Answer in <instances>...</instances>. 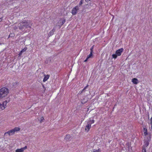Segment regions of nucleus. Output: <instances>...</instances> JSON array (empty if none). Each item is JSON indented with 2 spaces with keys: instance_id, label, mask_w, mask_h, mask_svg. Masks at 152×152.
Returning a JSON list of instances; mask_svg holds the SVG:
<instances>
[{
  "instance_id": "nucleus-1",
  "label": "nucleus",
  "mask_w": 152,
  "mask_h": 152,
  "mask_svg": "<svg viewBox=\"0 0 152 152\" xmlns=\"http://www.w3.org/2000/svg\"><path fill=\"white\" fill-rule=\"evenodd\" d=\"M31 21L28 20H24L21 22L19 25V28L21 30L23 29L24 28H31Z\"/></svg>"
},
{
  "instance_id": "nucleus-6",
  "label": "nucleus",
  "mask_w": 152,
  "mask_h": 152,
  "mask_svg": "<svg viewBox=\"0 0 152 152\" xmlns=\"http://www.w3.org/2000/svg\"><path fill=\"white\" fill-rule=\"evenodd\" d=\"M7 101H5L3 102L2 104H1V105L0 106V108L2 110L4 109L6 107V104H7Z\"/></svg>"
},
{
  "instance_id": "nucleus-12",
  "label": "nucleus",
  "mask_w": 152,
  "mask_h": 152,
  "mask_svg": "<svg viewBox=\"0 0 152 152\" xmlns=\"http://www.w3.org/2000/svg\"><path fill=\"white\" fill-rule=\"evenodd\" d=\"M94 120H91L90 118L89 121L87 122V124H89L91 125V124L94 123Z\"/></svg>"
},
{
  "instance_id": "nucleus-16",
  "label": "nucleus",
  "mask_w": 152,
  "mask_h": 152,
  "mask_svg": "<svg viewBox=\"0 0 152 152\" xmlns=\"http://www.w3.org/2000/svg\"><path fill=\"white\" fill-rule=\"evenodd\" d=\"M144 143H145L144 145L145 146L147 147L148 146L149 144L148 141H145V142Z\"/></svg>"
},
{
  "instance_id": "nucleus-8",
  "label": "nucleus",
  "mask_w": 152,
  "mask_h": 152,
  "mask_svg": "<svg viewBox=\"0 0 152 152\" xmlns=\"http://www.w3.org/2000/svg\"><path fill=\"white\" fill-rule=\"evenodd\" d=\"M91 127V125L89 124H88L86 125V127H85V130L86 131H87V132H88V131L90 129Z\"/></svg>"
},
{
  "instance_id": "nucleus-21",
  "label": "nucleus",
  "mask_w": 152,
  "mask_h": 152,
  "mask_svg": "<svg viewBox=\"0 0 152 152\" xmlns=\"http://www.w3.org/2000/svg\"><path fill=\"white\" fill-rule=\"evenodd\" d=\"M94 45H93L91 48L90 49V52L93 53V49H94Z\"/></svg>"
},
{
  "instance_id": "nucleus-17",
  "label": "nucleus",
  "mask_w": 152,
  "mask_h": 152,
  "mask_svg": "<svg viewBox=\"0 0 152 152\" xmlns=\"http://www.w3.org/2000/svg\"><path fill=\"white\" fill-rule=\"evenodd\" d=\"M93 53L90 52V53L89 55H88L87 56V57H88L89 58H91L92 57H93Z\"/></svg>"
},
{
  "instance_id": "nucleus-37",
  "label": "nucleus",
  "mask_w": 152,
  "mask_h": 152,
  "mask_svg": "<svg viewBox=\"0 0 152 152\" xmlns=\"http://www.w3.org/2000/svg\"><path fill=\"white\" fill-rule=\"evenodd\" d=\"M82 102H83V99L82 100Z\"/></svg>"
},
{
  "instance_id": "nucleus-42",
  "label": "nucleus",
  "mask_w": 152,
  "mask_h": 152,
  "mask_svg": "<svg viewBox=\"0 0 152 152\" xmlns=\"http://www.w3.org/2000/svg\"><path fill=\"white\" fill-rule=\"evenodd\" d=\"M1 43H0V45H1Z\"/></svg>"
},
{
  "instance_id": "nucleus-25",
  "label": "nucleus",
  "mask_w": 152,
  "mask_h": 152,
  "mask_svg": "<svg viewBox=\"0 0 152 152\" xmlns=\"http://www.w3.org/2000/svg\"><path fill=\"white\" fill-rule=\"evenodd\" d=\"M27 148V146H25L24 147L22 148L23 149V151H24V150L26 149Z\"/></svg>"
},
{
  "instance_id": "nucleus-11",
  "label": "nucleus",
  "mask_w": 152,
  "mask_h": 152,
  "mask_svg": "<svg viewBox=\"0 0 152 152\" xmlns=\"http://www.w3.org/2000/svg\"><path fill=\"white\" fill-rule=\"evenodd\" d=\"M138 80L136 78H134L132 80V82L134 84H137L138 83Z\"/></svg>"
},
{
  "instance_id": "nucleus-40",
  "label": "nucleus",
  "mask_w": 152,
  "mask_h": 152,
  "mask_svg": "<svg viewBox=\"0 0 152 152\" xmlns=\"http://www.w3.org/2000/svg\"><path fill=\"white\" fill-rule=\"evenodd\" d=\"M145 131V130H144Z\"/></svg>"
},
{
  "instance_id": "nucleus-28",
  "label": "nucleus",
  "mask_w": 152,
  "mask_h": 152,
  "mask_svg": "<svg viewBox=\"0 0 152 152\" xmlns=\"http://www.w3.org/2000/svg\"><path fill=\"white\" fill-rule=\"evenodd\" d=\"M150 124H152V117H151V119H150Z\"/></svg>"
},
{
  "instance_id": "nucleus-39",
  "label": "nucleus",
  "mask_w": 152,
  "mask_h": 152,
  "mask_svg": "<svg viewBox=\"0 0 152 152\" xmlns=\"http://www.w3.org/2000/svg\"><path fill=\"white\" fill-rule=\"evenodd\" d=\"M45 62L46 63V64H47V62Z\"/></svg>"
},
{
  "instance_id": "nucleus-14",
  "label": "nucleus",
  "mask_w": 152,
  "mask_h": 152,
  "mask_svg": "<svg viewBox=\"0 0 152 152\" xmlns=\"http://www.w3.org/2000/svg\"><path fill=\"white\" fill-rule=\"evenodd\" d=\"M23 151L22 148L20 149H17L16 150V152H23Z\"/></svg>"
},
{
  "instance_id": "nucleus-36",
  "label": "nucleus",
  "mask_w": 152,
  "mask_h": 152,
  "mask_svg": "<svg viewBox=\"0 0 152 152\" xmlns=\"http://www.w3.org/2000/svg\"><path fill=\"white\" fill-rule=\"evenodd\" d=\"M148 118L149 119V115H148Z\"/></svg>"
},
{
  "instance_id": "nucleus-23",
  "label": "nucleus",
  "mask_w": 152,
  "mask_h": 152,
  "mask_svg": "<svg viewBox=\"0 0 152 152\" xmlns=\"http://www.w3.org/2000/svg\"><path fill=\"white\" fill-rule=\"evenodd\" d=\"M22 53H23V52L21 51H20V52L19 54H18V55H19L18 57H19L20 56L22 55Z\"/></svg>"
},
{
  "instance_id": "nucleus-32",
  "label": "nucleus",
  "mask_w": 152,
  "mask_h": 152,
  "mask_svg": "<svg viewBox=\"0 0 152 152\" xmlns=\"http://www.w3.org/2000/svg\"><path fill=\"white\" fill-rule=\"evenodd\" d=\"M2 18H3V17H2V18H0V22H1L2 21Z\"/></svg>"
},
{
  "instance_id": "nucleus-5",
  "label": "nucleus",
  "mask_w": 152,
  "mask_h": 152,
  "mask_svg": "<svg viewBox=\"0 0 152 152\" xmlns=\"http://www.w3.org/2000/svg\"><path fill=\"white\" fill-rule=\"evenodd\" d=\"M79 10L78 6H76L74 7L72 10V13L73 15H74L76 14L77 12Z\"/></svg>"
},
{
  "instance_id": "nucleus-15",
  "label": "nucleus",
  "mask_w": 152,
  "mask_h": 152,
  "mask_svg": "<svg viewBox=\"0 0 152 152\" xmlns=\"http://www.w3.org/2000/svg\"><path fill=\"white\" fill-rule=\"evenodd\" d=\"M88 85H87L84 87V88L83 89V90L82 91H81V93H83V92H85V90L88 87Z\"/></svg>"
},
{
  "instance_id": "nucleus-10",
  "label": "nucleus",
  "mask_w": 152,
  "mask_h": 152,
  "mask_svg": "<svg viewBox=\"0 0 152 152\" xmlns=\"http://www.w3.org/2000/svg\"><path fill=\"white\" fill-rule=\"evenodd\" d=\"M45 75V77L43 79V81L44 82H45L46 81H47L49 78L50 75Z\"/></svg>"
},
{
  "instance_id": "nucleus-31",
  "label": "nucleus",
  "mask_w": 152,
  "mask_h": 152,
  "mask_svg": "<svg viewBox=\"0 0 152 152\" xmlns=\"http://www.w3.org/2000/svg\"><path fill=\"white\" fill-rule=\"evenodd\" d=\"M146 150H142V152H146Z\"/></svg>"
},
{
  "instance_id": "nucleus-27",
  "label": "nucleus",
  "mask_w": 152,
  "mask_h": 152,
  "mask_svg": "<svg viewBox=\"0 0 152 152\" xmlns=\"http://www.w3.org/2000/svg\"><path fill=\"white\" fill-rule=\"evenodd\" d=\"M89 58L87 57V58H86V59L84 61V62H86L88 61V59Z\"/></svg>"
},
{
  "instance_id": "nucleus-26",
  "label": "nucleus",
  "mask_w": 152,
  "mask_h": 152,
  "mask_svg": "<svg viewBox=\"0 0 152 152\" xmlns=\"http://www.w3.org/2000/svg\"><path fill=\"white\" fill-rule=\"evenodd\" d=\"M66 22V20L65 19H64L63 20V21L62 22V24H64L65 22Z\"/></svg>"
},
{
  "instance_id": "nucleus-18",
  "label": "nucleus",
  "mask_w": 152,
  "mask_h": 152,
  "mask_svg": "<svg viewBox=\"0 0 152 152\" xmlns=\"http://www.w3.org/2000/svg\"><path fill=\"white\" fill-rule=\"evenodd\" d=\"M143 130H145V132H144V134L145 135H146L148 134V133L147 132V129L145 128H144Z\"/></svg>"
},
{
  "instance_id": "nucleus-34",
  "label": "nucleus",
  "mask_w": 152,
  "mask_h": 152,
  "mask_svg": "<svg viewBox=\"0 0 152 152\" xmlns=\"http://www.w3.org/2000/svg\"><path fill=\"white\" fill-rule=\"evenodd\" d=\"M82 93H81V92H80H80L79 93V94H81Z\"/></svg>"
},
{
  "instance_id": "nucleus-30",
  "label": "nucleus",
  "mask_w": 152,
  "mask_h": 152,
  "mask_svg": "<svg viewBox=\"0 0 152 152\" xmlns=\"http://www.w3.org/2000/svg\"><path fill=\"white\" fill-rule=\"evenodd\" d=\"M145 146H143L142 147V150H146L145 149Z\"/></svg>"
},
{
  "instance_id": "nucleus-38",
  "label": "nucleus",
  "mask_w": 152,
  "mask_h": 152,
  "mask_svg": "<svg viewBox=\"0 0 152 152\" xmlns=\"http://www.w3.org/2000/svg\"><path fill=\"white\" fill-rule=\"evenodd\" d=\"M45 62L46 63V64H47V62Z\"/></svg>"
},
{
  "instance_id": "nucleus-3",
  "label": "nucleus",
  "mask_w": 152,
  "mask_h": 152,
  "mask_svg": "<svg viewBox=\"0 0 152 152\" xmlns=\"http://www.w3.org/2000/svg\"><path fill=\"white\" fill-rule=\"evenodd\" d=\"M124 51V49L123 48H120L115 52V53L113 54L112 56L113 58L115 59L117 58L118 56H119L121 55V53Z\"/></svg>"
},
{
  "instance_id": "nucleus-4",
  "label": "nucleus",
  "mask_w": 152,
  "mask_h": 152,
  "mask_svg": "<svg viewBox=\"0 0 152 152\" xmlns=\"http://www.w3.org/2000/svg\"><path fill=\"white\" fill-rule=\"evenodd\" d=\"M20 130V129L19 127H15L12 129L9 130L7 132L4 133V135L6 134H8L9 135L14 134L16 132H18Z\"/></svg>"
},
{
  "instance_id": "nucleus-33",
  "label": "nucleus",
  "mask_w": 152,
  "mask_h": 152,
  "mask_svg": "<svg viewBox=\"0 0 152 152\" xmlns=\"http://www.w3.org/2000/svg\"><path fill=\"white\" fill-rule=\"evenodd\" d=\"M91 0H85L87 2H88L89 1H90Z\"/></svg>"
},
{
  "instance_id": "nucleus-9",
  "label": "nucleus",
  "mask_w": 152,
  "mask_h": 152,
  "mask_svg": "<svg viewBox=\"0 0 152 152\" xmlns=\"http://www.w3.org/2000/svg\"><path fill=\"white\" fill-rule=\"evenodd\" d=\"M71 136L69 134H66V137L64 138L65 140L67 141H69L70 139L71 138Z\"/></svg>"
},
{
  "instance_id": "nucleus-24",
  "label": "nucleus",
  "mask_w": 152,
  "mask_h": 152,
  "mask_svg": "<svg viewBox=\"0 0 152 152\" xmlns=\"http://www.w3.org/2000/svg\"><path fill=\"white\" fill-rule=\"evenodd\" d=\"M44 119V118L42 117H41V119H40V122L41 123L42 121Z\"/></svg>"
},
{
  "instance_id": "nucleus-2",
  "label": "nucleus",
  "mask_w": 152,
  "mask_h": 152,
  "mask_svg": "<svg viewBox=\"0 0 152 152\" xmlns=\"http://www.w3.org/2000/svg\"><path fill=\"white\" fill-rule=\"evenodd\" d=\"M9 93L8 89L5 87H3L0 89V99L5 97Z\"/></svg>"
},
{
  "instance_id": "nucleus-29",
  "label": "nucleus",
  "mask_w": 152,
  "mask_h": 152,
  "mask_svg": "<svg viewBox=\"0 0 152 152\" xmlns=\"http://www.w3.org/2000/svg\"><path fill=\"white\" fill-rule=\"evenodd\" d=\"M42 87H43V88H44V92L45 91V90H46V88H45V87L44 86V85H42Z\"/></svg>"
},
{
  "instance_id": "nucleus-22",
  "label": "nucleus",
  "mask_w": 152,
  "mask_h": 152,
  "mask_svg": "<svg viewBox=\"0 0 152 152\" xmlns=\"http://www.w3.org/2000/svg\"><path fill=\"white\" fill-rule=\"evenodd\" d=\"M27 49V48L26 47L24 48L21 51L23 53Z\"/></svg>"
},
{
  "instance_id": "nucleus-35",
  "label": "nucleus",
  "mask_w": 152,
  "mask_h": 152,
  "mask_svg": "<svg viewBox=\"0 0 152 152\" xmlns=\"http://www.w3.org/2000/svg\"><path fill=\"white\" fill-rule=\"evenodd\" d=\"M63 24H62V23L61 24V26H62L63 25Z\"/></svg>"
},
{
  "instance_id": "nucleus-7",
  "label": "nucleus",
  "mask_w": 152,
  "mask_h": 152,
  "mask_svg": "<svg viewBox=\"0 0 152 152\" xmlns=\"http://www.w3.org/2000/svg\"><path fill=\"white\" fill-rule=\"evenodd\" d=\"M56 31V29H55L54 28H53V29L48 34V35L50 37L52 35H53L54 33V32H55Z\"/></svg>"
},
{
  "instance_id": "nucleus-19",
  "label": "nucleus",
  "mask_w": 152,
  "mask_h": 152,
  "mask_svg": "<svg viewBox=\"0 0 152 152\" xmlns=\"http://www.w3.org/2000/svg\"><path fill=\"white\" fill-rule=\"evenodd\" d=\"M15 35L14 33L10 34L9 36V38L10 37H13Z\"/></svg>"
},
{
  "instance_id": "nucleus-13",
  "label": "nucleus",
  "mask_w": 152,
  "mask_h": 152,
  "mask_svg": "<svg viewBox=\"0 0 152 152\" xmlns=\"http://www.w3.org/2000/svg\"><path fill=\"white\" fill-rule=\"evenodd\" d=\"M93 152H101V150L99 148L98 150H96L95 149H93Z\"/></svg>"
},
{
  "instance_id": "nucleus-41",
  "label": "nucleus",
  "mask_w": 152,
  "mask_h": 152,
  "mask_svg": "<svg viewBox=\"0 0 152 152\" xmlns=\"http://www.w3.org/2000/svg\"><path fill=\"white\" fill-rule=\"evenodd\" d=\"M1 105V104L0 103V106Z\"/></svg>"
},
{
  "instance_id": "nucleus-20",
  "label": "nucleus",
  "mask_w": 152,
  "mask_h": 152,
  "mask_svg": "<svg viewBox=\"0 0 152 152\" xmlns=\"http://www.w3.org/2000/svg\"><path fill=\"white\" fill-rule=\"evenodd\" d=\"M83 0H81L80 1L79 3V4L78 5L79 6H80L83 4Z\"/></svg>"
}]
</instances>
